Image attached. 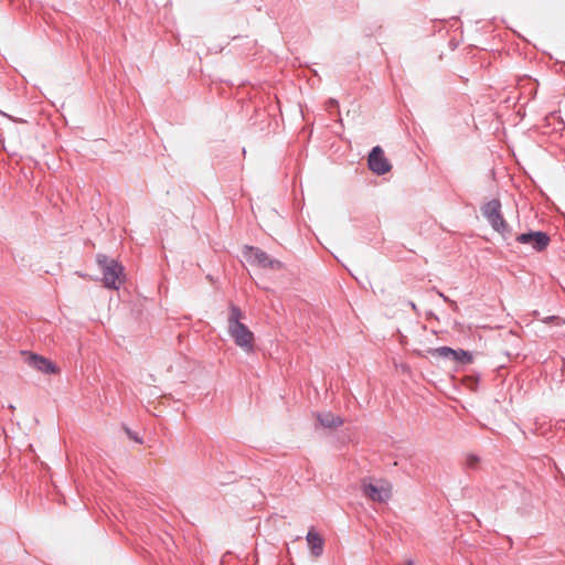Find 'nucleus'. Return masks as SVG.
<instances>
[{
    "label": "nucleus",
    "mask_w": 565,
    "mask_h": 565,
    "mask_svg": "<svg viewBox=\"0 0 565 565\" xmlns=\"http://www.w3.org/2000/svg\"><path fill=\"white\" fill-rule=\"evenodd\" d=\"M227 332L234 343L245 353L254 352L255 337L246 324L242 322L245 313L234 303L228 306Z\"/></svg>",
    "instance_id": "f257e3e1"
},
{
    "label": "nucleus",
    "mask_w": 565,
    "mask_h": 565,
    "mask_svg": "<svg viewBox=\"0 0 565 565\" xmlns=\"http://www.w3.org/2000/svg\"><path fill=\"white\" fill-rule=\"evenodd\" d=\"M96 262L103 274L104 286L108 289L118 290L125 281L124 266L104 254H98Z\"/></svg>",
    "instance_id": "f03ea898"
},
{
    "label": "nucleus",
    "mask_w": 565,
    "mask_h": 565,
    "mask_svg": "<svg viewBox=\"0 0 565 565\" xmlns=\"http://www.w3.org/2000/svg\"><path fill=\"white\" fill-rule=\"evenodd\" d=\"M481 213L493 231L498 232L503 239L512 237V227L504 220L501 212L499 199H492L481 206Z\"/></svg>",
    "instance_id": "7ed1b4c3"
},
{
    "label": "nucleus",
    "mask_w": 565,
    "mask_h": 565,
    "mask_svg": "<svg viewBox=\"0 0 565 565\" xmlns=\"http://www.w3.org/2000/svg\"><path fill=\"white\" fill-rule=\"evenodd\" d=\"M515 241L523 245H530L536 253H542L548 247L551 237L542 231H529L516 235Z\"/></svg>",
    "instance_id": "20e7f679"
},
{
    "label": "nucleus",
    "mask_w": 565,
    "mask_h": 565,
    "mask_svg": "<svg viewBox=\"0 0 565 565\" xmlns=\"http://www.w3.org/2000/svg\"><path fill=\"white\" fill-rule=\"evenodd\" d=\"M245 256L252 264L262 268L281 269L282 264L278 259H273L269 255L258 247L246 246Z\"/></svg>",
    "instance_id": "39448f33"
},
{
    "label": "nucleus",
    "mask_w": 565,
    "mask_h": 565,
    "mask_svg": "<svg viewBox=\"0 0 565 565\" xmlns=\"http://www.w3.org/2000/svg\"><path fill=\"white\" fill-rule=\"evenodd\" d=\"M362 492L366 498L379 503L387 502L392 495L390 487L377 486L365 480L362 481Z\"/></svg>",
    "instance_id": "423d86ee"
},
{
    "label": "nucleus",
    "mask_w": 565,
    "mask_h": 565,
    "mask_svg": "<svg viewBox=\"0 0 565 565\" xmlns=\"http://www.w3.org/2000/svg\"><path fill=\"white\" fill-rule=\"evenodd\" d=\"M369 168L377 175L387 173L391 170V163L385 158L384 151L380 146L374 147L369 154Z\"/></svg>",
    "instance_id": "0eeeda50"
},
{
    "label": "nucleus",
    "mask_w": 565,
    "mask_h": 565,
    "mask_svg": "<svg viewBox=\"0 0 565 565\" xmlns=\"http://www.w3.org/2000/svg\"><path fill=\"white\" fill-rule=\"evenodd\" d=\"M26 363L29 366L44 374H54L57 372V367L52 361L35 353L29 354V356L26 358Z\"/></svg>",
    "instance_id": "6e6552de"
},
{
    "label": "nucleus",
    "mask_w": 565,
    "mask_h": 565,
    "mask_svg": "<svg viewBox=\"0 0 565 565\" xmlns=\"http://www.w3.org/2000/svg\"><path fill=\"white\" fill-rule=\"evenodd\" d=\"M306 540H307V543H308L311 554L315 557L321 556L323 553V547H324V540L322 539V536L318 532H316L313 529H311L307 533Z\"/></svg>",
    "instance_id": "1a4fd4ad"
},
{
    "label": "nucleus",
    "mask_w": 565,
    "mask_h": 565,
    "mask_svg": "<svg viewBox=\"0 0 565 565\" xmlns=\"http://www.w3.org/2000/svg\"><path fill=\"white\" fill-rule=\"evenodd\" d=\"M318 420L321 426L326 428H335L343 424V420L340 416L334 415L332 413H323L318 415Z\"/></svg>",
    "instance_id": "9d476101"
},
{
    "label": "nucleus",
    "mask_w": 565,
    "mask_h": 565,
    "mask_svg": "<svg viewBox=\"0 0 565 565\" xmlns=\"http://www.w3.org/2000/svg\"><path fill=\"white\" fill-rule=\"evenodd\" d=\"M452 361L459 362L461 364L470 363L472 361V356L469 352L465 350H456V354L451 355Z\"/></svg>",
    "instance_id": "9b49d317"
},
{
    "label": "nucleus",
    "mask_w": 565,
    "mask_h": 565,
    "mask_svg": "<svg viewBox=\"0 0 565 565\" xmlns=\"http://www.w3.org/2000/svg\"><path fill=\"white\" fill-rule=\"evenodd\" d=\"M456 354V350L449 348V347H440L434 350V355L444 358V359H451V355Z\"/></svg>",
    "instance_id": "f8f14e48"
},
{
    "label": "nucleus",
    "mask_w": 565,
    "mask_h": 565,
    "mask_svg": "<svg viewBox=\"0 0 565 565\" xmlns=\"http://www.w3.org/2000/svg\"><path fill=\"white\" fill-rule=\"evenodd\" d=\"M479 461L480 459L476 455L470 454L466 457V466L468 468L475 469L478 466Z\"/></svg>",
    "instance_id": "ddd939ff"
},
{
    "label": "nucleus",
    "mask_w": 565,
    "mask_h": 565,
    "mask_svg": "<svg viewBox=\"0 0 565 565\" xmlns=\"http://www.w3.org/2000/svg\"><path fill=\"white\" fill-rule=\"evenodd\" d=\"M326 106H327V109L329 111H331V109H335L339 107V103L337 99H333V98H330L327 103H326Z\"/></svg>",
    "instance_id": "4468645a"
},
{
    "label": "nucleus",
    "mask_w": 565,
    "mask_h": 565,
    "mask_svg": "<svg viewBox=\"0 0 565 565\" xmlns=\"http://www.w3.org/2000/svg\"><path fill=\"white\" fill-rule=\"evenodd\" d=\"M125 430L130 439H134L135 441L142 444V439L139 438L136 433L131 431L129 428H125Z\"/></svg>",
    "instance_id": "2eb2a0df"
},
{
    "label": "nucleus",
    "mask_w": 565,
    "mask_h": 565,
    "mask_svg": "<svg viewBox=\"0 0 565 565\" xmlns=\"http://www.w3.org/2000/svg\"><path fill=\"white\" fill-rule=\"evenodd\" d=\"M553 321H556L558 324L559 323H564V321L559 317H556V316H550V317L544 319L545 323H551Z\"/></svg>",
    "instance_id": "dca6fc26"
},
{
    "label": "nucleus",
    "mask_w": 565,
    "mask_h": 565,
    "mask_svg": "<svg viewBox=\"0 0 565 565\" xmlns=\"http://www.w3.org/2000/svg\"><path fill=\"white\" fill-rule=\"evenodd\" d=\"M438 295L445 300V301H449V299L443 294V292H438Z\"/></svg>",
    "instance_id": "f3484780"
},
{
    "label": "nucleus",
    "mask_w": 565,
    "mask_h": 565,
    "mask_svg": "<svg viewBox=\"0 0 565 565\" xmlns=\"http://www.w3.org/2000/svg\"><path fill=\"white\" fill-rule=\"evenodd\" d=\"M407 565H415L412 559L407 561Z\"/></svg>",
    "instance_id": "a211bd4d"
},
{
    "label": "nucleus",
    "mask_w": 565,
    "mask_h": 565,
    "mask_svg": "<svg viewBox=\"0 0 565 565\" xmlns=\"http://www.w3.org/2000/svg\"><path fill=\"white\" fill-rule=\"evenodd\" d=\"M1 114H2V116H6V117H8V118H11V117H10L9 115H7L6 113H1Z\"/></svg>",
    "instance_id": "6ab92c4d"
}]
</instances>
